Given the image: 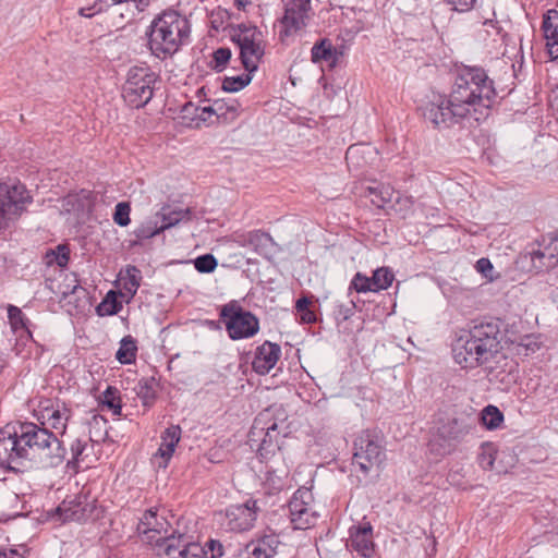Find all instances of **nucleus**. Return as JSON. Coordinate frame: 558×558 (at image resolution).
<instances>
[{
    "instance_id": "obj_1",
    "label": "nucleus",
    "mask_w": 558,
    "mask_h": 558,
    "mask_svg": "<svg viewBox=\"0 0 558 558\" xmlns=\"http://www.w3.org/2000/svg\"><path fill=\"white\" fill-rule=\"evenodd\" d=\"M498 94L494 81L481 66L456 69L449 95H438L426 104L423 117L437 130H447L466 119L485 120Z\"/></svg>"
},
{
    "instance_id": "obj_2",
    "label": "nucleus",
    "mask_w": 558,
    "mask_h": 558,
    "mask_svg": "<svg viewBox=\"0 0 558 558\" xmlns=\"http://www.w3.org/2000/svg\"><path fill=\"white\" fill-rule=\"evenodd\" d=\"M66 457V450L48 428L31 422L8 424L0 429V466L23 472L33 465L57 468Z\"/></svg>"
},
{
    "instance_id": "obj_3",
    "label": "nucleus",
    "mask_w": 558,
    "mask_h": 558,
    "mask_svg": "<svg viewBox=\"0 0 558 558\" xmlns=\"http://www.w3.org/2000/svg\"><path fill=\"white\" fill-rule=\"evenodd\" d=\"M500 326L498 319L476 323L453 345V356L464 368H474L487 363L499 350Z\"/></svg>"
},
{
    "instance_id": "obj_4",
    "label": "nucleus",
    "mask_w": 558,
    "mask_h": 558,
    "mask_svg": "<svg viewBox=\"0 0 558 558\" xmlns=\"http://www.w3.org/2000/svg\"><path fill=\"white\" fill-rule=\"evenodd\" d=\"M191 24L177 10L168 9L151 21L146 35L151 53L165 60L177 53L190 40Z\"/></svg>"
},
{
    "instance_id": "obj_5",
    "label": "nucleus",
    "mask_w": 558,
    "mask_h": 558,
    "mask_svg": "<svg viewBox=\"0 0 558 558\" xmlns=\"http://www.w3.org/2000/svg\"><path fill=\"white\" fill-rule=\"evenodd\" d=\"M287 415L283 409L269 407L254 420L248 433L247 444L255 450L260 460H268L278 447V437L286 432Z\"/></svg>"
},
{
    "instance_id": "obj_6",
    "label": "nucleus",
    "mask_w": 558,
    "mask_h": 558,
    "mask_svg": "<svg viewBox=\"0 0 558 558\" xmlns=\"http://www.w3.org/2000/svg\"><path fill=\"white\" fill-rule=\"evenodd\" d=\"M219 319L231 340L252 338L259 331V319L236 300L220 306Z\"/></svg>"
},
{
    "instance_id": "obj_7",
    "label": "nucleus",
    "mask_w": 558,
    "mask_h": 558,
    "mask_svg": "<svg viewBox=\"0 0 558 558\" xmlns=\"http://www.w3.org/2000/svg\"><path fill=\"white\" fill-rule=\"evenodd\" d=\"M158 76L148 66H132L122 87V97L132 108H143L154 96Z\"/></svg>"
},
{
    "instance_id": "obj_8",
    "label": "nucleus",
    "mask_w": 558,
    "mask_h": 558,
    "mask_svg": "<svg viewBox=\"0 0 558 558\" xmlns=\"http://www.w3.org/2000/svg\"><path fill=\"white\" fill-rule=\"evenodd\" d=\"M476 417L472 415L462 414L442 422L430 441L432 450L441 456L449 454L456 444L476 427Z\"/></svg>"
},
{
    "instance_id": "obj_9",
    "label": "nucleus",
    "mask_w": 558,
    "mask_h": 558,
    "mask_svg": "<svg viewBox=\"0 0 558 558\" xmlns=\"http://www.w3.org/2000/svg\"><path fill=\"white\" fill-rule=\"evenodd\" d=\"M29 203L32 196L24 185L0 182V233L22 215Z\"/></svg>"
},
{
    "instance_id": "obj_10",
    "label": "nucleus",
    "mask_w": 558,
    "mask_h": 558,
    "mask_svg": "<svg viewBox=\"0 0 558 558\" xmlns=\"http://www.w3.org/2000/svg\"><path fill=\"white\" fill-rule=\"evenodd\" d=\"M369 430L362 432L354 440L352 465L367 475L374 466H379L385 459V452Z\"/></svg>"
},
{
    "instance_id": "obj_11",
    "label": "nucleus",
    "mask_w": 558,
    "mask_h": 558,
    "mask_svg": "<svg viewBox=\"0 0 558 558\" xmlns=\"http://www.w3.org/2000/svg\"><path fill=\"white\" fill-rule=\"evenodd\" d=\"M56 512L62 522H86L98 517L96 499L83 494L65 498Z\"/></svg>"
},
{
    "instance_id": "obj_12",
    "label": "nucleus",
    "mask_w": 558,
    "mask_h": 558,
    "mask_svg": "<svg viewBox=\"0 0 558 558\" xmlns=\"http://www.w3.org/2000/svg\"><path fill=\"white\" fill-rule=\"evenodd\" d=\"M314 497L307 487H300L291 497L288 509L290 521L296 530H306L315 524L316 512L313 510Z\"/></svg>"
},
{
    "instance_id": "obj_13",
    "label": "nucleus",
    "mask_w": 558,
    "mask_h": 558,
    "mask_svg": "<svg viewBox=\"0 0 558 558\" xmlns=\"http://www.w3.org/2000/svg\"><path fill=\"white\" fill-rule=\"evenodd\" d=\"M284 13L280 20L282 29L279 39L283 41L304 28L310 20L311 0H282Z\"/></svg>"
},
{
    "instance_id": "obj_14",
    "label": "nucleus",
    "mask_w": 558,
    "mask_h": 558,
    "mask_svg": "<svg viewBox=\"0 0 558 558\" xmlns=\"http://www.w3.org/2000/svg\"><path fill=\"white\" fill-rule=\"evenodd\" d=\"M37 413L43 424L48 423L54 429H61L64 434L72 410L59 399H41L37 407Z\"/></svg>"
},
{
    "instance_id": "obj_15",
    "label": "nucleus",
    "mask_w": 558,
    "mask_h": 558,
    "mask_svg": "<svg viewBox=\"0 0 558 558\" xmlns=\"http://www.w3.org/2000/svg\"><path fill=\"white\" fill-rule=\"evenodd\" d=\"M159 508H150L146 510L137 524V532L145 536V539L155 545L158 536H163L170 532L171 524L168 522L165 512L160 513Z\"/></svg>"
},
{
    "instance_id": "obj_16",
    "label": "nucleus",
    "mask_w": 558,
    "mask_h": 558,
    "mask_svg": "<svg viewBox=\"0 0 558 558\" xmlns=\"http://www.w3.org/2000/svg\"><path fill=\"white\" fill-rule=\"evenodd\" d=\"M259 510L257 501L253 499L242 505H232L226 510V525L233 532L247 531L253 527Z\"/></svg>"
},
{
    "instance_id": "obj_17",
    "label": "nucleus",
    "mask_w": 558,
    "mask_h": 558,
    "mask_svg": "<svg viewBox=\"0 0 558 558\" xmlns=\"http://www.w3.org/2000/svg\"><path fill=\"white\" fill-rule=\"evenodd\" d=\"M256 27L251 34L239 35L234 40L240 47V59L244 69L253 73L258 69V63L264 56V47L255 39Z\"/></svg>"
},
{
    "instance_id": "obj_18",
    "label": "nucleus",
    "mask_w": 558,
    "mask_h": 558,
    "mask_svg": "<svg viewBox=\"0 0 558 558\" xmlns=\"http://www.w3.org/2000/svg\"><path fill=\"white\" fill-rule=\"evenodd\" d=\"M234 242L242 247H252L253 251L266 259L276 253V243L271 235L262 230H253L234 235Z\"/></svg>"
},
{
    "instance_id": "obj_19",
    "label": "nucleus",
    "mask_w": 558,
    "mask_h": 558,
    "mask_svg": "<svg viewBox=\"0 0 558 558\" xmlns=\"http://www.w3.org/2000/svg\"><path fill=\"white\" fill-rule=\"evenodd\" d=\"M349 533L350 537L347 546L361 557L371 558L375 553L372 525L367 522L364 525L352 526Z\"/></svg>"
},
{
    "instance_id": "obj_20",
    "label": "nucleus",
    "mask_w": 558,
    "mask_h": 558,
    "mask_svg": "<svg viewBox=\"0 0 558 558\" xmlns=\"http://www.w3.org/2000/svg\"><path fill=\"white\" fill-rule=\"evenodd\" d=\"M281 355V348L279 344L265 341L255 350L254 359L252 361L253 371L258 375H266L277 364Z\"/></svg>"
},
{
    "instance_id": "obj_21",
    "label": "nucleus",
    "mask_w": 558,
    "mask_h": 558,
    "mask_svg": "<svg viewBox=\"0 0 558 558\" xmlns=\"http://www.w3.org/2000/svg\"><path fill=\"white\" fill-rule=\"evenodd\" d=\"M279 539L276 535H265L250 542L244 548V558H274Z\"/></svg>"
},
{
    "instance_id": "obj_22",
    "label": "nucleus",
    "mask_w": 558,
    "mask_h": 558,
    "mask_svg": "<svg viewBox=\"0 0 558 558\" xmlns=\"http://www.w3.org/2000/svg\"><path fill=\"white\" fill-rule=\"evenodd\" d=\"M396 194L395 189L385 183L373 182L364 189L363 196L369 198L371 203L377 208H384L391 203Z\"/></svg>"
},
{
    "instance_id": "obj_23",
    "label": "nucleus",
    "mask_w": 558,
    "mask_h": 558,
    "mask_svg": "<svg viewBox=\"0 0 558 558\" xmlns=\"http://www.w3.org/2000/svg\"><path fill=\"white\" fill-rule=\"evenodd\" d=\"M313 63L326 61L330 68H335L339 61V52L328 38H322L311 49Z\"/></svg>"
},
{
    "instance_id": "obj_24",
    "label": "nucleus",
    "mask_w": 558,
    "mask_h": 558,
    "mask_svg": "<svg viewBox=\"0 0 558 558\" xmlns=\"http://www.w3.org/2000/svg\"><path fill=\"white\" fill-rule=\"evenodd\" d=\"M158 390L159 383L154 376L140 379L134 388L136 396L145 408L153 407L157 399Z\"/></svg>"
},
{
    "instance_id": "obj_25",
    "label": "nucleus",
    "mask_w": 558,
    "mask_h": 558,
    "mask_svg": "<svg viewBox=\"0 0 558 558\" xmlns=\"http://www.w3.org/2000/svg\"><path fill=\"white\" fill-rule=\"evenodd\" d=\"M185 542H190V537L185 534L175 535L174 532H169L163 536H158L155 546L158 548L159 553H163L173 558V555L183 548Z\"/></svg>"
},
{
    "instance_id": "obj_26",
    "label": "nucleus",
    "mask_w": 558,
    "mask_h": 558,
    "mask_svg": "<svg viewBox=\"0 0 558 558\" xmlns=\"http://www.w3.org/2000/svg\"><path fill=\"white\" fill-rule=\"evenodd\" d=\"M181 438V428L178 425H172L165 429V432L161 435V444L159 447V454L161 458H163L166 461H168L173 452L174 449Z\"/></svg>"
},
{
    "instance_id": "obj_27",
    "label": "nucleus",
    "mask_w": 558,
    "mask_h": 558,
    "mask_svg": "<svg viewBox=\"0 0 558 558\" xmlns=\"http://www.w3.org/2000/svg\"><path fill=\"white\" fill-rule=\"evenodd\" d=\"M530 260L532 263V269L536 272L548 270L558 265V253L549 254L543 250H533L529 253Z\"/></svg>"
},
{
    "instance_id": "obj_28",
    "label": "nucleus",
    "mask_w": 558,
    "mask_h": 558,
    "mask_svg": "<svg viewBox=\"0 0 558 558\" xmlns=\"http://www.w3.org/2000/svg\"><path fill=\"white\" fill-rule=\"evenodd\" d=\"M78 282L74 274H66L62 280L51 282L50 289L56 294L60 303L66 304L72 294V287Z\"/></svg>"
},
{
    "instance_id": "obj_29",
    "label": "nucleus",
    "mask_w": 558,
    "mask_h": 558,
    "mask_svg": "<svg viewBox=\"0 0 558 558\" xmlns=\"http://www.w3.org/2000/svg\"><path fill=\"white\" fill-rule=\"evenodd\" d=\"M190 209H178V210H169L167 208H162L160 213L156 215L157 219H160V229L165 231L175 225H178L183 219H190Z\"/></svg>"
},
{
    "instance_id": "obj_30",
    "label": "nucleus",
    "mask_w": 558,
    "mask_h": 558,
    "mask_svg": "<svg viewBox=\"0 0 558 558\" xmlns=\"http://www.w3.org/2000/svg\"><path fill=\"white\" fill-rule=\"evenodd\" d=\"M137 345L132 336H125L120 342V348L116 353V359L121 364H131L136 359Z\"/></svg>"
},
{
    "instance_id": "obj_31",
    "label": "nucleus",
    "mask_w": 558,
    "mask_h": 558,
    "mask_svg": "<svg viewBox=\"0 0 558 558\" xmlns=\"http://www.w3.org/2000/svg\"><path fill=\"white\" fill-rule=\"evenodd\" d=\"M87 447H88L87 439L76 438L71 442V445H70L71 458L68 459V461H66L68 469L77 471L80 462L84 461L85 457H87V454H85Z\"/></svg>"
},
{
    "instance_id": "obj_32",
    "label": "nucleus",
    "mask_w": 558,
    "mask_h": 558,
    "mask_svg": "<svg viewBox=\"0 0 558 558\" xmlns=\"http://www.w3.org/2000/svg\"><path fill=\"white\" fill-rule=\"evenodd\" d=\"M121 279L123 281V289L129 294V298L132 299L141 286V270L135 266L129 265L126 266L125 274Z\"/></svg>"
},
{
    "instance_id": "obj_33",
    "label": "nucleus",
    "mask_w": 558,
    "mask_h": 558,
    "mask_svg": "<svg viewBox=\"0 0 558 558\" xmlns=\"http://www.w3.org/2000/svg\"><path fill=\"white\" fill-rule=\"evenodd\" d=\"M122 310V303L118 300L114 291H109L105 299L96 307L99 316H111L118 314Z\"/></svg>"
},
{
    "instance_id": "obj_34",
    "label": "nucleus",
    "mask_w": 558,
    "mask_h": 558,
    "mask_svg": "<svg viewBox=\"0 0 558 558\" xmlns=\"http://www.w3.org/2000/svg\"><path fill=\"white\" fill-rule=\"evenodd\" d=\"M70 259V248L66 244H59L45 254V262L48 266L58 265L65 267Z\"/></svg>"
},
{
    "instance_id": "obj_35",
    "label": "nucleus",
    "mask_w": 558,
    "mask_h": 558,
    "mask_svg": "<svg viewBox=\"0 0 558 558\" xmlns=\"http://www.w3.org/2000/svg\"><path fill=\"white\" fill-rule=\"evenodd\" d=\"M542 29L546 40H558V11L549 10L543 17Z\"/></svg>"
},
{
    "instance_id": "obj_36",
    "label": "nucleus",
    "mask_w": 558,
    "mask_h": 558,
    "mask_svg": "<svg viewBox=\"0 0 558 558\" xmlns=\"http://www.w3.org/2000/svg\"><path fill=\"white\" fill-rule=\"evenodd\" d=\"M480 420L487 429H496L504 422V414L497 407L487 405L482 411Z\"/></svg>"
},
{
    "instance_id": "obj_37",
    "label": "nucleus",
    "mask_w": 558,
    "mask_h": 558,
    "mask_svg": "<svg viewBox=\"0 0 558 558\" xmlns=\"http://www.w3.org/2000/svg\"><path fill=\"white\" fill-rule=\"evenodd\" d=\"M511 341L518 344V352L525 355L538 351L542 347L539 335H524Z\"/></svg>"
},
{
    "instance_id": "obj_38",
    "label": "nucleus",
    "mask_w": 558,
    "mask_h": 558,
    "mask_svg": "<svg viewBox=\"0 0 558 558\" xmlns=\"http://www.w3.org/2000/svg\"><path fill=\"white\" fill-rule=\"evenodd\" d=\"M371 279L374 286L373 290L377 292L388 289L395 279V275L389 268L381 267L373 272Z\"/></svg>"
},
{
    "instance_id": "obj_39",
    "label": "nucleus",
    "mask_w": 558,
    "mask_h": 558,
    "mask_svg": "<svg viewBox=\"0 0 558 558\" xmlns=\"http://www.w3.org/2000/svg\"><path fill=\"white\" fill-rule=\"evenodd\" d=\"M252 81L250 72L238 76H226L222 81V89L225 92L234 93L246 87Z\"/></svg>"
},
{
    "instance_id": "obj_40",
    "label": "nucleus",
    "mask_w": 558,
    "mask_h": 558,
    "mask_svg": "<svg viewBox=\"0 0 558 558\" xmlns=\"http://www.w3.org/2000/svg\"><path fill=\"white\" fill-rule=\"evenodd\" d=\"M231 59V50L227 47H220L213 52V59L209 63L211 70L217 73L222 72Z\"/></svg>"
},
{
    "instance_id": "obj_41",
    "label": "nucleus",
    "mask_w": 558,
    "mask_h": 558,
    "mask_svg": "<svg viewBox=\"0 0 558 558\" xmlns=\"http://www.w3.org/2000/svg\"><path fill=\"white\" fill-rule=\"evenodd\" d=\"M102 403L108 407L114 415H121V398L119 390L109 386L102 395Z\"/></svg>"
},
{
    "instance_id": "obj_42",
    "label": "nucleus",
    "mask_w": 558,
    "mask_h": 558,
    "mask_svg": "<svg viewBox=\"0 0 558 558\" xmlns=\"http://www.w3.org/2000/svg\"><path fill=\"white\" fill-rule=\"evenodd\" d=\"M496 449L493 444H484L477 456V462L483 470H492L496 460Z\"/></svg>"
},
{
    "instance_id": "obj_43",
    "label": "nucleus",
    "mask_w": 558,
    "mask_h": 558,
    "mask_svg": "<svg viewBox=\"0 0 558 558\" xmlns=\"http://www.w3.org/2000/svg\"><path fill=\"white\" fill-rule=\"evenodd\" d=\"M88 302V291L82 287L80 281L72 287L71 298L68 300L66 305H73L75 308H83Z\"/></svg>"
},
{
    "instance_id": "obj_44",
    "label": "nucleus",
    "mask_w": 558,
    "mask_h": 558,
    "mask_svg": "<svg viewBox=\"0 0 558 558\" xmlns=\"http://www.w3.org/2000/svg\"><path fill=\"white\" fill-rule=\"evenodd\" d=\"M311 301L306 296L300 298L295 303V310L300 314V320L303 324H314L316 322L315 313L310 310Z\"/></svg>"
},
{
    "instance_id": "obj_45",
    "label": "nucleus",
    "mask_w": 558,
    "mask_h": 558,
    "mask_svg": "<svg viewBox=\"0 0 558 558\" xmlns=\"http://www.w3.org/2000/svg\"><path fill=\"white\" fill-rule=\"evenodd\" d=\"M217 265V259L211 254H204L194 259L195 269L202 274L213 272Z\"/></svg>"
},
{
    "instance_id": "obj_46",
    "label": "nucleus",
    "mask_w": 558,
    "mask_h": 558,
    "mask_svg": "<svg viewBox=\"0 0 558 558\" xmlns=\"http://www.w3.org/2000/svg\"><path fill=\"white\" fill-rule=\"evenodd\" d=\"M374 286L372 282V279L364 276L361 272H356L351 280L349 290H355L359 293H365V292H374L373 290Z\"/></svg>"
},
{
    "instance_id": "obj_47",
    "label": "nucleus",
    "mask_w": 558,
    "mask_h": 558,
    "mask_svg": "<svg viewBox=\"0 0 558 558\" xmlns=\"http://www.w3.org/2000/svg\"><path fill=\"white\" fill-rule=\"evenodd\" d=\"M8 318L13 330H17L19 328H27L26 324L28 319L17 306L9 305Z\"/></svg>"
},
{
    "instance_id": "obj_48",
    "label": "nucleus",
    "mask_w": 558,
    "mask_h": 558,
    "mask_svg": "<svg viewBox=\"0 0 558 558\" xmlns=\"http://www.w3.org/2000/svg\"><path fill=\"white\" fill-rule=\"evenodd\" d=\"M355 303L350 300L347 303H338L333 310V315L338 324L351 318L354 314Z\"/></svg>"
},
{
    "instance_id": "obj_49",
    "label": "nucleus",
    "mask_w": 558,
    "mask_h": 558,
    "mask_svg": "<svg viewBox=\"0 0 558 558\" xmlns=\"http://www.w3.org/2000/svg\"><path fill=\"white\" fill-rule=\"evenodd\" d=\"M131 206L126 202H120L116 205L113 221L120 227H126L130 223Z\"/></svg>"
},
{
    "instance_id": "obj_50",
    "label": "nucleus",
    "mask_w": 558,
    "mask_h": 558,
    "mask_svg": "<svg viewBox=\"0 0 558 558\" xmlns=\"http://www.w3.org/2000/svg\"><path fill=\"white\" fill-rule=\"evenodd\" d=\"M173 558H204V550L199 544L190 541L184 543L183 548L178 553V557Z\"/></svg>"
},
{
    "instance_id": "obj_51",
    "label": "nucleus",
    "mask_w": 558,
    "mask_h": 558,
    "mask_svg": "<svg viewBox=\"0 0 558 558\" xmlns=\"http://www.w3.org/2000/svg\"><path fill=\"white\" fill-rule=\"evenodd\" d=\"M160 232L162 231L160 229V226H158V221H149L146 225L138 227L134 231V234L138 240H145L150 239Z\"/></svg>"
},
{
    "instance_id": "obj_52",
    "label": "nucleus",
    "mask_w": 558,
    "mask_h": 558,
    "mask_svg": "<svg viewBox=\"0 0 558 558\" xmlns=\"http://www.w3.org/2000/svg\"><path fill=\"white\" fill-rule=\"evenodd\" d=\"M203 111L208 113H215L218 118L221 116H226L228 112H231L234 116L236 112V106H228L225 101L217 100L214 102L213 106L205 107Z\"/></svg>"
},
{
    "instance_id": "obj_53",
    "label": "nucleus",
    "mask_w": 558,
    "mask_h": 558,
    "mask_svg": "<svg viewBox=\"0 0 558 558\" xmlns=\"http://www.w3.org/2000/svg\"><path fill=\"white\" fill-rule=\"evenodd\" d=\"M202 548L204 550V557L221 558L223 556V545L217 539H209Z\"/></svg>"
},
{
    "instance_id": "obj_54",
    "label": "nucleus",
    "mask_w": 558,
    "mask_h": 558,
    "mask_svg": "<svg viewBox=\"0 0 558 558\" xmlns=\"http://www.w3.org/2000/svg\"><path fill=\"white\" fill-rule=\"evenodd\" d=\"M448 4L452 7L453 10L458 12H466L470 11L476 0H445Z\"/></svg>"
},
{
    "instance_id": "obj_55",
    "label": "nucleus",
    "mask_w": 558,
    "mask_h": 558,
    "mask_svg": "<svg viewBox=\"0 0 558 558\" xmlns=\"http://www.w3.org/2000/svg\"><path fill=\"white\" fill-rule=\"evenodd\" d=\"M476 269L478 272L487 277L488 272L493 270V265L488 258L483 257L476 262Z\"/></svg>"
},
{
    "instance_id": "obj_56",
    "label": "nucleus",
    "mask_w": 558,
    "mask_h": 558,
    "mask_svg": "<svg viewBox=\"0 0 558 558\" xmlns=\"http://www.w3.org/2000/svg\"><path fill=\"white\" fill-rule=\"evenodd\" d=\"M24 553L17 548H0V558H23Z\"/></svg>"
},
{
    "instance_id": "obj_57",
    "label": "nucleus",
    "mask_w": 558,
    "mask_h": 558,
    "mask_svg": "<svg viewBox=\"0 0 558 558\" xmlns=\"http://www.w3.org/2000/svg\"><path fill=\"white\" fill-rule=\"evenodd\" d=\"M546 47L551 60H558V40H547Z\"/></svg>"
},
{
    "instance_id": "obj_58",
    "label": "nucleus",
    "mask_w": 558,
    "mask_h": 558,
    "mask_svg": "<svg viewBox=\"0 0 558 558\" xmlns=\"http://www.w3.org/2000/svg\"><path fill=\"white\" fill-rule=\"evenodd\" d=\"M359 151H360V147H357L355 145L350 146L345 154V160L348 162H350V160H352L354 157L357 156Z\"/></svg>"
},
{
    "instance_id": "obj_59",
    "label": "nucleus",
    "mask_w": 558,
    "mask_h": 558,
    "mask_svg": "<svg viewBox=\"0 0 558 558\" xmlns=\"http://www.w3.org/2000/svg\"><path fill=\"white\" fill-rule=\"evenodd\" d=\"M549 254L558 253V240H553L547 246L544 247Z\"/></svg>"
},
{
    "instance_id": "obj_60",
    "label": "nucleus",
    "mask_w": 558,
    "mask_h": 558,
    "mask_svg": "<svg viewBox=\"0 0 558 558\" xmlns=\"http://www.w3.org/2000/svg\"><path fill=\"white\" fill-rule=\"evenodd\" d=\"M251 1L250 0H234V5L239 9V10H242V9H245V7L247 4H250Z\"/></svg>"
},
{
    "instance_id": "obj_61",
    "label": "nucleus",
    "mask_w": 558,
    "mask_h": 558,
    "mask_svg": "<svg viewBox=\"0 0 558 558\" xmlns=\"http://www.w3.org/2000/svg\"><path fill=\"white\" fill-rule=\"evenodd\" d=\"M403 201H404V204L408 206H411L413 204L411 197H405Z\"/></svg>"
},
{
    "instance_id": "obj_62",
    "label": "nucleus",
    "mask_w": 558,
    "mask_h": 558,
    "mask_svg": "<svg viewBox=\"0 0 558 558\" xmlns=\"http://www.w3.org/2000/svg\"><path fill=\"white\" fill-rule=\"evenodd\" d=\"M239 27L242 32H251V29H248L245 25H240Z\"/></svg>"
},
{
    "instance_id": "obj_63",
    "label": "nucleus",
    "mask_w": 558,
    "mask_h": 558,
    "mask_svg": "<svg viewBox=\"0 0 558 558\" xmlns=\"http://www.w3.org/2000/svg\"><path fill=\"white\" fill-rule=\"evenodd\" d=\"M119 14H120V17H121L122 20H124V19H125V16H124V14H123L122 12H120Z\"/></svg>"
}]
</instances>
